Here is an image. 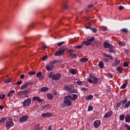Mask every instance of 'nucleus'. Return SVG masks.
Here are the masks:
<instances>
[{
    "mask_svg": "<svg viewBox=\"0 0 130 130\" xmlns=\"http://www.w3.org/2000/svg\"><path fill=\"white\" fill-rule=\"evenodd\" d=\"M64 99L63 103H62L61 105V107H68L69 106H71V105H72V102L70 100L69 95L65 96Z\"/></svg>",
    "mask_w": 130,
    "mask_h": 130,
    "instance_id": "f257e3e1",
    "label": "nucleus"
},
{
    "mask_svg": "<svg viewBox=\"0 0 130 130\" xmlns=\"http://www.w3.org/2000/svg\"><path fill=\"white\" fill-rule=\"evenodd\" d=\"M103 46L104 48H108L109 52H114V50H113V46L112 45V44L109 43L108 42H104L103 43Z\"/></svg>",
    "mask_w": 130,
    "mask_h": 130,
    "instance_id": "f03ea898",
    "label": "nucleus"
},
{
    "mask_svg": "<svg viewBox=\"0 0 130 130\" xmlns=\"http://www.w3.org/2000/svg\"><path fill=\"white\" fill-rule=\"evenodd\" d=\"M87 41H84L82 42V45L84 44L86 46H89V45H91L92 44V42L95 40V37H92L91 39H86Z\"/></svg>",
    "mask_w": 130,
    "mask_h": 130,
    "instance_id": "7ed1b4c3",
    "label": "nucleus"
},
{
    "mask_svg": "<svg viewBox=\"0 0 130 130\" xmlns=\"http://www.w3.org/2000/svg\"><path fill=\"white\" fill-rule=\"evenodd\" d=\"M5 125L7 129H10V128L14 126V122H13V120L10 119L8 121H6Z\"/></svg>",
    "mask_w": 130,
    "mask_h": 130,
    "instance_id": "20e7f679",
    "label": "nucleus"
},
{
    "mask_svg": "<svg viewBox=\"0 0 130 130\" xmlns=\"http://www.w3.org/2000/svg\"><path fill=\"white\" fill-rule=\"evenodd\" d=\"M67 49H68L64 48V49L59 50L54 53V55L55 56H61L62 54H64V53L66 52V50H67Z\"/></svg>",
    "mask_w": 130,
    "mask_h": 130,
    "instance_id": "39448f33",
    "label": "nucleus"
},
{
    "mask_svg": "<svg viewBox=\"0 0 130 130\" xmlns=\"http://www.w3.org/2000/svg\"><path fill=\"white\" fill-rule=\"evenodd\" d=\"M23 107H24V108H26V107L29 106L30 104H31V99H27L24 101L22 103Z\"/></svg>",
    "mask_w": 130,
    "mask_h": 130,
    "instance_id": "423d86ee",
    "label": "nucleus"
},
{
    "mask_svg": "<svg viewBox=\"0 0 130 130\" xmlns=\"http://www.w3.org/2000/svg\"><path fill=\"white\" fill-rule=\"evenodd\" d=\"M29 118V116L27 115H23L20 118H19V121L20 122H26L27 120H28V119Z\"/></svg>",
    "mask_w": 130,
    "mask_h": 130,
    "instance_id": "0eeeda50",
    "label": "nucleus"
},
{
    "mask_svg": "<svg viewBox=\"0 0 130 130\" xmlns=\"http://www.w3.org/2000/svg\"><path fill=\"white\" fill-rule=\"evenodd\" d=\"M61 78V75L59 73H56L52 77V80H54L55 81H58Z\"/></svg>",
    "mask_w": 130,
    "mask_h": 130,
    "instance_id": "6e6552de",
    "label": "nucleus"
},
{
    "mask_svg": "<svg viewBox=\"0 0 130 130\" xmlns=\"http://www.w3.org/2000/svg\"><path fill=\"white\" fill-rule=\"evenodd\" d=\"M32 84H33V83L31 82H27L21 86L20 89L24 90V89L28 88V86H31Z\"/></svg>",
    "mask_w": 130,
    "mask_h": 130,
    "instance_id": "1a4fd4ad",
    "label": "nucleus"
},
{
    "mask_svg": "<svg viewBox=\"0 0 130 130\" xmlns=\"http://www.w3.org/2000/svg\"><path fill=\"white\" fill-rule=\"evenodd\" d=\"M100 124H101V121L100 120H95L93 123L94 127L95 128H98L100 126Z\"/></svg>",
    "mask_w": 130,
    "mask_h": 130,
    "instance_id": "9d476101",
    "label": "nucleus"
},
{
    "mask_svg": "<svg viewBox=\"0 0 130 130\" xmlns=\"http://www.w3.org/2000/svg\"><path fill=\"white\" fill-rule=\"evenodd\" d=\"M46 70L47 71H48L49 72H50L52 71L54 69V66L51 65L50 63H49L45 68Z\"/></svg>",
    "mask_w": 130,
    "mask_h": 130,
    "instance_id": "9b49d317",
    "label": "nucleus"
},
{
    "mask_svg": "<svg viewBox=\"0 0 130 130\" xmlns=\"http://www.w3.org/2000/svg\"><path fill=\"white\" fill-rule=\"evenodd\" d=\"M68 97L71 101H75V100H77V99H78V95L76 94H73V96L71 95H68Z\"/></svg>",
    "mask_w": 130,
    "mask_h": 130,
    "instance_id": "f8f14e48",
    "label": "nucleus"
},
{
    "mask_svg": "<svg viewBox=\"0 0 130 130\" xmlns=\"http://www.w3.org/2000/svg\"><path fill=\"white\" fill-rule=\"evenodd\" d=\"M30 91L28 89H25L19 92V95H27L29 94Z\"/></svg>",
    "mask_w": 130,
    "mask_h": 130,
    "instance_id": "ddd939ff",
    "label": "nucleus"
},
{
    "mask_svg": "<svg viewBox=\"0 0 130 130\" xmlns=\"http://www.w3.org/2000/svg\"><path fill=\"white\" fill-rule=\"evenodd\" d=\"M113 113L112 111H108V112H107V113L105 114L104 117L105 118H108V117H110V116H111V115H112V114H113Z\"/></svg>",
    "mask_w": 130,
    "mask_h": 130,
    "instance_id": "4468645a",
    "label": "nucleus"
},
{
    "mask_svg": "<svg viewBox=\"0 0 130 130\" xmlns=\"http://www.w3.org/2000/svg\"><path fill=\"white\" fill-rule=\"evenodd\" d=\"M32 100L34 101H37L39 103L42 102V99H41L39 96H34L32 98Z\"/></svg>",
    "mask_w": 130,
    "mask_h": 130,
    "instance_id": "2eb2a0df",
    "label": "nucleus"
},
{
    "mask_svg": "<svg viewBox=\"0 0 130 130\" xmlns=\"http://www.w3.org/2000/svg\"><path fill=\"white\" fill-rule=\"evenodd\" d=\"M42 116L43 117H51V116H52V114H51V113H44L43 114H42Z\"/></svg>",
    "mask_w": 130,
    "mask_h": 130,
    "instance_id": "dca6fc26",
    "label": "nucleus"
},
{
    "mask_svg": "<svg viewBox=\"0 0 130 130\" xmlns=\"http://www.w3.org/2000/svg\"><path fill=\"white\" fill-rule=\"evenodd\" d=\"M117 72H118L119 74H122V72H123V69L121 68L120 67H116Z\"/></svg>",
    "mask_w": 130,
    "mask_h": 130,
    "instance_id": "f3484780",
    "label": "nucleus"
},
{
    "mask_svg": "<svg viewBox=\"0 0 130 130\" xmlns=\"http://www.w3.org/2000/svg\"><path fill=\"white\" fill-rule=\"evenodd\" d=\"M119 63H120V60H119L117 58H115L114 67H117V66H118V64H119Z\"/></svg>",
    "mask_w": 130,
    "mask_h": 130,
    "instance_id": "a211bd4d",
    "label": "nucleus"
},
{
    "mask_svg": "<svg viewBox=\"0 0 130 130\" xmlns=\"http://www.w3.org/2000/svg\"><path fill=\"white\" fill-rule=\"evenodd\" d=\"M125 122H127L128 123H129L130 122V115H127L125 117Z\"/></svg>",
    "mask_w": 130,
    "mask_h": 130,
    "instance_id": "6ab92c4d",
    "label": "nucleus"
},
{
    "mask_svg": "<svg viewBox=\"0 0 130 130\" xmlns=\"http://www.w3.org/2000/svg\"><path fill=\"white\" fill-rule=\"evenodd\" d=\"M80 62H87L89 60L88 58H81L79 59Z\"/></svg>",
    "mask_w": 130,
    "mask_h": 130,
    "instance_id": "aec40b11",
    "label": "nucleus"
},
{
    "mask_svg": "<svg viewBox=\"0 0 130 130\" xmlns=\"http://www.w3.org/2000/svg\"><path fill=\"white\" fill-rule=\"evenodd\" d=\"M49 90V88L48 87H42L41 89V92H47Z\"/></svg>",
    "mask_w": 130,
    "mask_h": 130,
    "instance_id": "412c9836",
    "label": "nucleus"
},
{
    "mask_svg": "<svg viewBox=\"0 0 130 130\" xmlns=\"http://www.w3.org/2000/svg\"><path fill=\"white\" fill-rule=\"evenodd\" d=\"M14 93L15 90H10L7 95V97H10V96L13 95Z\"/></svg>",
    "mask_w": 130,
    "mask_h": 130,
    "instance_id": "4be33fe9",
    "label": "nucleus"
},
{
    "mask_svg": "<svg viewBox=\"0 0 130 130\" xmlns=\"http://www.w3.org/2000/svg\"><path fill=\"white\" fill-rule=\"evenodd\" d=\"M104 56H105L106 57H108V58H109V59H113V57H112V56L111 55H109L108 54H107V53H104L103 54Z\"/></svg>",
    "mask_w": 130,
    "mask_h": 130,
    "instance_id": "5701e85b",
    "label": "nucleus"
},
{
    "mask_svg": "<svg viewBox=\"0 0 130 130\" xmlns=\"http://www.w3.org/2000/svg\"><path fill=\"white\" fill-rule=\"evenodd\" d=\"M7 120V118L4 117L2 118L0 120V124H2V123H5V122Z\"/></svg>",
    "mask_w": 130,
    "mask_h": 130,
    "instance_id": "b1692460",
    "label": "nucleus"
},
{
    "mask_svg": "<svg viewBox=\"0 0 130 130\" xmlns=\"http://www.w3.org/2000/svg\"><path fill=\"white\" fill-rule=\"evenodd\" d=\"M41 129V127L39 124H37L35 126V130H40Z\"/></svg>",
    "mask_w": 130,
    "mask_h": 130,
    "instance_id": "393cba45",
    "label": "nucleus"
},
{
    "mask_svg": "<svg viewBox=\"0 0 130 130\" xmlns=\"http://www.w3.org/2000/svg\"><path fill=\"white\" fill-rule=\"evenodd\" d=\"M36 26V24H35V23H31L29 24V26H28V29H31L34 28V27H35Z\"/></svg>",
    "mask_w": 130,
    "mask_h": 130,
    "instance_id": "a878e982",
    "label": "nucleus"
},
{
    "mask_svg": "<svg viewBox=\"0 0 130 130\" xmlns=\"http://www.w3.org/2000/svg\"><path fill=\"white\" fill-rule=\"evenodd\" d=\"M47 98L50 100H52V99H53V95H52V93H48Z\"/></svg>",
    "mask_w": 130,
    "mask_h": 130,
    "instance_id": "bb28decb",
    "label": "nucleus"
},
{
    "mask_svg": "<svg viewBox=\"0 0 130 130\" xmlns=\"http://www.w3.org/2000/svg\"><path fill=\"white\" fill-rule=\"evenodd\" d=\"M99 67H100L101 69H103V68H104V63H103V61H101L99 63Z\"/></svg>",
    "mask_w": 130,
    "mask_h": 130,
    "instance_id": "cd10ccee",
    "label": "nucleus"
},
{
    "mask_svg": "<svg viewBox=\"0 0 130 130\" xmlns=\"http://www.w3.org/2000/svg\"><path fill=\"white\" fill-rule=\"evenodd\" d=\"M98 80L99 79L95 77H93L92 78V81H93V84H97L98 83Z\"/></svg>",
    "mask_w": 130,
    "mask_h": 130,
    "instance_id": "c85d7f7f",
    "label": "nucleus"
},
{
    "mask_svg": "<svg viewBox=\"0 0 130 130\" xmlns=\"http://www.w3.org/2000/svg\"><path fill=\"white\" fill-rule=\"evenodd\" d=\"M127 102V99H125L124 100H123L121 103V105L123 106V105H125Z\"/></svg>",
    "mask_w": 130,
    "mask_h": 130,
    "instance_id": "c756f323",
    "label": "nucleus"
},
{
    "mask_svg": "<svg viewBox=\"0 0 130 130\" xmlns=\"http://www.w3.org/2000/svg\"><path fill=\"white\" fill-rule=\"evenodd\" d=\"M71 88V87L69 86V85H65L63 87V89L64 90H65V91H70V89Z\"/></svg>",
    "mask_w": 130,
    "mask_h": 130,
    "instance_id": "7c9ffc66",
    "label": "nucleus"
},
{
    "mask_svg": "<svg viewBox=\"0 0 130 130\" xmlns=\"http://www.w3.org/2000/svg\"><path fill=\"white\" fill-rule=\"evenodd\" d=\"M129 106H130V101H128L124 105V107H125V108H128Z\"/></svg>",
    "mask_w": 130,
    "mask_h": 130,
    "instance_id": "2f4dec72",
    "label": "nucleus"
},
{
    "mask_svg": "<svg viewBox=\"0 0 130 130\" xmlns=\"http://www.w3.org/2000/svg\"><path fill=\"white\" fill-rule=\"evenodd\" d=\"M86 100H91L93 99V95L92 94L89 95L86 98Z\"/></svg>",
    "mask_w": 130,
    "mask_h": 130,
    "instance_id": "473e14b6",
    "label": "nucleus"
},
{
    "mask_svg": "<svg viewBox=\"0 0 130 130\" xmlns=\"http://www.w3.org/2000/svg\"><path fill=\"white\" fill-rule=\"evenodd\" d=\"M127 85V83H124L121 86V89H125V88H126V86Z\"/></svg>",
    "mask_w": 130,
    "mask_h": 130,
    "instance_id": "72a5a7b5",
    "label": "nucleus"
},
{
    "mask_svg": "<svg viewBox=\"0 0 130 130\" xmlns=\"http://www.w3.org/2000/svg\"><path fill=\"white\" fill-rule=\"evenodd\" d=\"M121 32H123V33H127L128 32V30L126 28H122L121 29Z\"/></svg>",
    "mask_w": 130,
    "mask_h": 130,
    "instance_id": "f704fd0d",
    "label": "nucleus"
},
{
    "mask_svg": "<svg viewBox=\"0 0 130 130\" xmlns=\"http://www.w3.org/2000/svg\"><path fill=\"white\" fill-rule=\"evenodd\" d=\"M119 45L120 46H125V43L123 42H120L118 43Z\"/></svg>",
    "mask_w": 130,
    "mask_h": 130,
    "instance_id": "c9c22d12",
    "label": "nucleus"
},
{
    "mask_svg": "<svg viewBox=\"0 0 130 130\" xmlns=\"http://www.w3.org/2000/svg\"><path fill=\"white\" fill-rule=\"evenodd\" d=\"M11 82H12V79H11V78L8 79H6L5 81V83H6V84H8L9 83H11Z\"/></svg>",
    "mask_w": 130,
    "mask_h": 130,
    "instance_id": "e433bc0d",
    "label": "nucleus"
},
{
    "mask_svg": "<svg viewBox=\"0 0 130 130\" xmlns=\"http://www.w3.org/2000/svg\"><path fill=\"white\" fill-rule=\"evenodd\" d=\"M120 120H124V115H120L119 116Z\"/></svg>",
    "mask_w": 130,
    "mask_h": 130,
    "instance_id": "4c0bfd02",
    "label": "nucleus"
},
{
    "mask_svg": "<svg viewBox=\"0 0 130 130\" xmlns=\"http://www.w3.org/2000/svg\"><path fill=\"white\" fill-rule=\"evenodd\" d=\"M42 75V72H39V73H38L36 75V77L37 78H39L40 77H41V75Z\"/></svg>",
    "mask_w": 130,
    "mask_h": 130,
    "instance_id": "58836bf2",
    "label": "nucleus"
},
{
    "mask_svg": "<svg viewBox=\"0 0 130 130\" xmlns=\"http://www.w3.org/2000/svg\"><path fill=\"white\" fill-rule=\"evenodd\" d=\"M70 56L73 58H77V55L76 54H70Z\"/></svg>",
    "mask_w": 130,
    "mask_h": 130,
    "instance_id": "ea45409f",
    "label": "nucleus"
},
{
    "mask_svg": "<svg viewBox=\"0 0 130 130\" xmlns=\"http://www.w3.org/2000/svg\"><path fill=\"white\" fill-rule=\"evenodd\" d=\"M28 74L29 75V76H32L33 75H35L36 73L34 71H30Z\"/></svg>",
    "mask_w": 130,
    "mask_h": 130,
    "instance_id": "a19ab883",
    "label": "nucleus"
},
{
    "mask_svg": "<svg viewBox=\"0 0 130 130\" xmlns=\"http://www.w3.org/2000/svg\"><path fill=\"white\" fill-rule=\"evenodd\" d=\"M103 60L105 61V62H109V59L107 58H103Z\"/></svg>",
    "mask_w": 130,
    "mask_h": 130,
    "instance_id": "79ce46f5",
    "label": "nucleus"
},
{
    "mask_svg": "<svg viewBox=\"0 0 130 130\" xmlns=\"http://www.w3.org/2000/svg\"><path fill=\"white\" fill-rule=\"evenodd\" d=\"M123 66L124 68H126L127 67H128V63H127V62H124L123 63Z\"/></svg>",
    "mask_w": 130,
    "mask_h": 130,
    "instance_id": "37998d69",
    "label": "nucleus"
},
{
    "mask_svg": "<svg viewBox=\"0 0 130 130\" xmlns=\"http://www.w3.org/2000/svg\"><path fill=\"white\" fill-rule=\"evenodd\" d=\"M124 127H126L127 129V130H130V126L127 124H125L124 125Z\"/></svg>",
    "mask_w": 130,
    "mask_h": 130,
    "instance_id": "c03bdc74",
    "label": "nucleus"
},
{
    "mask_svg": "<svg viewBox=\"0 0 130 130\" xmlns=\"http://www.w3.org/2000/svg\"><path fill=\"white\" fill-rule=\"evenodd\" d=\"M70 73H71L72 75H76V71H75L74 69L70 70Z\"/></svg>",
    "mask_w": 130,
    "mask_h": 130,
    "instance_id": "a18cd8bd",
    "label": "nucleus"
},
{
    "mask_svg": "<svg viewBox=\"0 0 130 130\" xmlns=\"http://www.w3.org/2000/svg\"><path fill=\"white\" fill-rule=\"evenodd\" d=\"M63 43H64V42H60V43H57V46H61L62 45V44H63Z\"/></svg>",
    "mask_w": 130,
    "mask_h": 130,
    "instance_id": "49530a36",
    "label": "nucleus"
},
{
    "mask_svg": "<svg viewBox=\"0 0 130 130\" xmlns=\"http://www.w3.org/2000/svg\"><path fill=\"white\" fill-rule=\"evenodd\" d=\"M47 57H48V56H47V55H45V56H44V57H42V60H43V61H45V60H46V59H47Z\"/></svg>",
    "mask_w": 130,
    "mask_h": 130,
    "instance_id": "de8ad7c7",
    "label": "nucleus"
},
{
    "mask_svg": "<svg viewBox=\"0 0 130 130\" xmlns=\"http://www.w3.org/2000/svg\"><path fill=\"white\" fill-rule=\"evenodd\" d=\"M81 91H84V92H86V91H88V88L85 87H82L81 88Z\"/></svg>",
    "mask_w": 130,
    "mask_h": 130,
    "instance_id": "09e8293b",
    "label": "nucleus"
},
{
    "mask_svg": "<svg viewBox=\"0 0 130 130\" xmlns=\"http://www.w3.org/2000/svg\"><path fill=\"white\" fill-rule=\"evenodd\" d=\"M6 97V94H1L0 95V99H4Z\"/></svg>",
    "mask_w": 130,
    "mask_h": 130,
    "instance_id": "8fccbe9b",
    "label": "nucleus"
},
{
    "mask_svg": "<svg viewBox=\"0 0 130 130\" xmlns=\"http://www.w3.org/2000/svg\"><path fill=\"white\" fill-rule=\"evenodd\" d=\"M88 110V111H92V110H93V107L92 106H89Z\"/></svg>",
    "mask_w": 130,
    "mask_h": 130,
    "instance_id": "3c124183",
    "label": "nucleus"
},
{
    "mask_svg": "<svg viewBox=\"0 0 130 130\" xmlns=\"http://www.w3.org/2000/svg\"><path fill=\"white\" fill-rule=\"evenodd\" d=\"M75 48L76 49H81V48H82V46L80 45V46H75Z\"/></svg>",
    "mask_w": 130,
    "mask_h": 130,
    "instance_id": "603ef678",
    "label": "nucleus"
},
{
    "mask_svg": "<svg viewBox=\"0 0 130 130\" xmlns=\"http://www.w3.org/2000/svg\"><path fill=\"white\" fill-rule=\"evenodd\" d=\"M22 83V80H20L19 81H18L17 82L15 83V84H17V85H21Z\"/></svg>",
    "mask_w": 130,
    "mask_h": 130,
    "instance_id": "864d4df0",
    "label": "nucleus"
},
{
    "mask_svg": "<svg viewBox=\"0 0 130 130\" xmlns=\"http://www.w3.org/2000/svg\"><path fill=\"white\" fill-rule=\"evenodd\" d=\"M87 81L89 82V83H91V84H93V80L91 79H87Z\"/></svg>",
    "mask_w": 130,
    "mask_h": 130,
    "instance_id": "5fc2aeb1",
    "label": "nucleus"
},
{
    "mask_svg": "<svg viewBox=\"0 0 130 130\" xmlns=\"http://www.w3.org/2000/svg\"><path fill=\"white\" fill-rule=\"evenodd\" d=\"M120 105H121V102L117 103L116 104V107H120Z\"/></svg>",
    "mask_w": 130,
    "mask_h": 130,
    "instance_id": "6e6d98bb",
    "label": "nucleus"
},
{
    "mask_svg": "<svg viewBox=\"0 0 130 130\" xmlns=\"http://www.w3.org/2000/svg\"><path fill=\"white\" fill-rule=\"evenodd\" d=\"M108 77L109 78H110V79H112V78L113 77V75L111 74H108Z\"/></svg>",
    "mask_w": 130,
    "mask_h": 130,
    "instance_id": "4d7b16f0",
    "label": "nucleus"
},
{
    "mask_svg": "<svg viewBox=\"0 0 130 130\" xmlns=\"http://www.w3.org/2000/svg\"><path fill=\"white\" fill-rule=\"evenodd\" d=\"M92 31H93V33H96L97 32V29L95 28H93L91 29Z\"/></svg>",
    "mask_w": 130,
    "mask_h": 130,
    "instance_id": "13d9d810",
    "label": "nucleus"
},
{
    "mask_svg": "<svg viewBox=\"0 0 130 130\" xmlns=\"http://www.w3.org/2000/svg\"><path fill=\"white\" fill-rule=\"evenodd\" d=\"M57 63H61V62H62V60L61 59L57 60Z\"/></svg>",
    "mask_w": 130,
    "mask_h": 130,
    "instance_id": "bf43d9fd",
    "label": "nucleus"
},
{
    "mask_svg": "<svg viewBox=\"0 0 130 130\" xmlns=\"http://www.w3.org/2000/svg\"><path fill=\"white\" fill-rule=\"evenodd\" d=\"M119 10H120V11L123 10V6H119Z\"/></svg>",
    "mask_w": 130,
    "mask_h": 130,
    "instance_id": "052dcab7",
    "label": "nucleus"
},
{
    "mask_svg": "<svg viewBox=\"0 0 130 130\" xmlns=\"http://www.w3.org/2000/svg\"><path fill=\"white\" fill-rule=\"evenodd\" d=\"M76 83H77V85H82V81H77Z\"/></svg>",
    "mask_w": 130,
    "mask_h": 130,
    "instance_id": "680f3d73",
    "label": "nucleus"
},
{
    "mask_svg": "<svg viewBox=\"0 0 130 130\" xmlns=\"http://www.w3.org/2000/svg\"><path fill=\"white\" fill-rule=\"evenodd\" d=\"M71 93H78V91L77 90V89H73V90H72V92Z\"/></svg>",
    "mask_w": 130,
    "mask_h": 130,
    "instance_id": "e2e57ef3",
    "label": "nucleus"
},
{
    "mask_svg": "<svg viewBox=\"0 0 130 130\" xmlns=\"http://www.w3.org/2000/svg\"><path fill=\"white\" fill-rule=\"evenodd\" d=\"M50 64H51V66H53V64H55L54 63V61H51L49 63Z\"/></svg>",
    "mask_w": 130,
    "mask_h": 130,
    "instance_id": "0e129e2a",
    "label": "nucleus"
},
{
    "mask_svg": "<svg viewBox=\"0 0 130 130\" xmlns=\"http://www.w3.org/2000/svg\"><path fill=\"white\" fill-rule=\"evenodd\" d=\"M103 31H107V27H103Z\"/></svg>",
    "mask_w": 130,
    "mask_h": 130,
    "instance_id": "69168bd1",
    "label": "nucleus"
},
{
    "mask_svg": "<svg viewBox=\"0 0 130 130\" xmlns=\"http://www.w3.org/2000/svg\"><path fill=\"white\" fill-rule=\"evenodd\" d=\"M48 77L50 79H51V78H52V77L53 76H52V74L50 73L48 75Z\"/></svg>",
    "mask_w": 130,
    "mask_h": 130,
    "instance_id": "338daca9",
    "label": "nucleus"
},
{
    "mask_svg": "<svg viewBox=\"0 0 130 130\" xmlns=\"http://www.w3.org/2000/svg\"><path fill=\"white\" fill-rule=\"evenodd\" d=\"M92 7H94V5L91 4V5H88V8L90 9V8H92Z\"/></svg>",
    "mask_w": 130,
    "mask_h": 130,
    "instance_id": "774afa93",
    "label": "nucleus"
}]
</instances>
